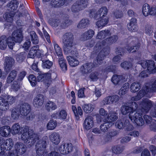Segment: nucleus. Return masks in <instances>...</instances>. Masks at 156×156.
I'll return each instance as SVG.
<instances>
[{
  "label": "nucleus",
  "mask_w": 156,
  "mask_h": 156,
  "mask_svg": "<svg viewBox=\"0 0 156 156\" xmlns=\"http://www.w3.org/2000/svg\"><path fill=\"white\" fill-rule=\"evenodd\" d=\"M152 106L151 101L148 99H146L143 100L142 103L139 105V107L141 108V113H138L137 107L135 110H133L129 113V117L131 121L139 126H142L144 123V122L142 118L143 113H146L148 112Z\"/></svg>",
  "instance_id": "f257e3e1"
},
{
  "label": "nucleus",
  "mask_w": 156,
  "mask_h": 156,
  "mask_svg": "<svg viewBox=\"0 0 156 156\" xmlns=\"http://www.w3.org/2000/svg\"><path fill=\"white\" fill-rule=\"evenodd\" d=\"M109 53L108 49L104 51L102 50L99 52L97 57V60L94 61L93 65L92 63H86L82 66L80 68V70L83 73H87L91 71L92 69L94 67H95L103 63V60L104 57Z\"/></svg>",
  "instance_id": "f03ea898"
},
{
  "label": "nucleus",
  "mask_w": 156,
  "mask_h": 156,
  "mask_svg": "<svg viewBox=\"0 0 156 156\" xmlns=\"http://www.w3.org/2000/svg\"><path fill=\"white\" fill-rule=\"evenodd\" d=\"M21 139L25 143H28L30 145H32L38 140V137L34 132L32 130L29 129L27 126H23Z\"/></svg>",
  "instance_id": "7ed1b4c3"
},
{
  "label": "nucleus",
  "mask_w": 156,
  "mask_h": 156,
  "mask_svg": "<svg viewBox=\"0 0 156 156\" xmlns=\"http://www.w3.org/2000/svg\"><path fill=\"white\" fill-rule=\"evenodd\" d=\"M73 37L72 33H66L62 37L61 41L64 44V51L67 54H74L73 51L74 48V44L73 42Z\"/></svg>",
  "instance_id": "20e7f679"
},
{
  "label": "nucleus",
  "mask_w": 156,
  "mask_h": 156,
  "mask_svg": "<svg viewBox=\"0 0 156 156\" xmlns=\"http://www.w3.org/2000/svg\"><path fill=\"white\" fill-rule=\"evenodd\" d=\"M139 64L144 69H147V71H142L140 74V77H146L148 76L149 73L156 72L154 61L152 60L142 61Z\"/></svg>",
  "instance_id": "39448f33"
},
{
  "label": "nucleus",
  "mask_w": 156,
  "mask_h": 156,
  "mask_svg": "<svg viewBox=\"0 0 156 156\" xmlns=\"http://www.w3.org/2000/svg\"><path fill=\"white\" fill-rule=\"evenodd\" d=\"M18 5V3L16 0H13L10 2L8 5L9 9L10 12L4 15V17L7 21L11 22L13 20V16L16 12H15L17 9Z\"/></svg>",
  "instance_id": "423d86ee"
},
{
  "label": "nucleus",
  "mask_w": 156,
  "mask_h": 156,
  "mask_svg": "<svg viewBox=\"0 0 156 156\" xmlns=\"http://www.w3.org/2000/svg\"><path fill=\"white\" fill-rule=\"evenodd\" d=\"M156 92V80L152 85L149 87V88L148 87L147 85H146L145 87H144L140 91L137 96L132 97L131 100L135 101L138 100L144 96L147 92Z\"/></svg>",
  "instance_id": "0eeeda50"
},
{
  "label": "nucleus",
  "mask_w": 156,
  "mask_h": 156,
  "mask_svg": "<svg viewBox=\"0 0 156 156\" xmlns=\"http://www.w3.org/2000/svg\"><path fill=\"white\" fill-rule=\"evenodd\" d=\"M15 101L14 97L6 95H2L0 97V105L3 107V111H5L9 108V105H11Z\"/></svg>",
  "instance_id": "6e6552de"
},
{
  "label": "nucleus",
  "mask_w": 156,
  "mask_h": 156,
  "mask_svg": "<svg viewBox=\"0 0 156 156\" xmlns=\"http://www.w3.org/2000/svg\"><path fill=\"white\" fill-rule=\"evenodd\" d=\"M88 0H77L72 5L71 10L73 13H76L84 9L88 4Z\"/></svg>",
  "instance_id": "1a4fd4ad"
},
{
  "label": "nucleus",
  "mask_w": 156,
  "mask_h": 156,
  "mask_svg": "<svg viewBox=\"0 0 156 156\" xmlns=\"http://www.w3.org/2000/svg\"><path fill=\"white\" fill-rule=\"evenodd\" d=\"M115 126L119 129L124 128L126 130L130 131L133 129V126L130 124L128 120H118L115 123Z\"/></svg>",
  "instance_id": "9d476101"
},
{
  "label": "nucleus",
  "mask_w": 156,
  "mask_h": 156,
  "mask_svg": "<svg viewBox=\"0 0 156 156\" xmlns=\"http://www.w3.org/2000/svg\"><path fill=\"white\" fill-rule=\"evenodd\" d=\"M117 39L118 37L116 36H114L109 38H107L103 41L101 43V45L99 44H97L95 49L96 50V51H97L98 52L103 46H106L108 44H110L115 42Z\"/></svg>",
  "instance_id": "9b49d317"
},
{
  "label": "nucleus",
  "mask_w": 156,
  "mask_h": 156,
  "mask_svg": "<svg viewBox=\"0 0 156 156\" xmlns=\"http://www.w3.org/2000/svg\"><path fill=\"white\" fill-rule=\"evenodd\" d=\"M108 12V10L106 7H102L100 8L97 12H95L94 10H92L90 13V15L95 18L100 17L102 15L101 17L106 16Z\"/></svg>",
  "instance_id": "f8f14e48"
},
{
  "label": "nucleus",
  "mask_w": 156,
  "mask_h": 156,
  "mask_svg": "<svg viewBox=\"0 0 156 156\" xmlns=\"http://www.w3.org/2000/svg\"><path fill=\"white\" fill-rule=\"evenodd\" d=\"M73 146L71 143H62L59 148L60 152L63 154H67L73 150Z\"/></svg>",
  "instance_id": "ddd939ff"
},
{
  "label": "nucleus",
  "mask_w": 156,
  "mask_h": 156,
  "mask_svg": "<svg viewBox=\"0 0 156 156\" xmlns=\"http://www.w3.org/2000/svg\"><path fill=\"white\" fill-rule=\"evenodd\" d=\"M118 119V114L115 112H111L106 118L100 119V121L107 122L111 123V125H113V122Z\"/></svg>",
  "instance_id": "4468645a"
},
{
  "label": "nucleus",
  "mask_w": 156,
  "mask_h": 156,
  "mask_svg": "<svg viewBox=\"0 0 156 156\" xmlns=\"http://www.w3.org/2000/svg\"><path fill=\"white\" fill-rule=\"evenodd\" d=\"M46 141L40 140L38 141L36 145V152L39 155H42L44 154V151L46 147Z\"/></svg>",
  "instance_id": "2eb2a0df"
},
{
  "label": "nucleus",
  "mask_w": 156,
  "mask_h": 156,
  "mask_svg": "<svg viewBox=\"0 0 156 156\" xmlns=\"http://www.w3.org/2000/svg\"><path fill=\"white\" fill-rule=\"evenodd\" d=\"M132 107L126 106H122L121 108V113L123 115H126L128 113H130L133 110H135L137 107V105L135 102L132 103Z\"/></svg>",
  "instance_id": "dca6fc26"
},
{
  "label": "nucleus",
  "mask_w": 156,
  "mask_h": 156,
  "mask_svg": "<svg viewBox=\"0 0 156 156\" xmlns=\"http://www.w3.org/2000/svg\"><path fill=\"white\" fill-rule=\"evenodd\" d=\"M22 31L21 29H19L14 31L12 36L14 40L16 42H20L22 41L23 37Z\"/></svg>",
  "instance_id": "f3484780"
},
{
  "label": "nucleus",
  "mask_w": 156,
  "mask_h": 156,
  "mask_svg": "<svg viewBox=\"0 0 156 156\" xmlns=\"http://www.w3.org/2000/svg\"><path fill=\"white\" fill-rule=\"evenodd\" d=\"M94 121L93 118L90 116H87L85 119L83 123L84 128L88 130L93 126Z\"/></svg>",
  "instance_id": "a211bd4d"
},
{
  "label": "nucleus",
  "mask_w": 156,
  "mask_h": 156,
  "mask_svg": "<svg viewBox=\"0 0 156 156\" xmlns=\"http://www.w3.org/2000/svg\"><path fill=\"white\" fill-rule=\"evenodd\" d=\"M44 101L43 95L39 94L37 95L34 99L33 104L34 106L37 108L40 107L43 104Z\"/></svg>",
  "instance_id": "6ab92c4d"
},
{
  "label": "nucleus",
  "mask_w": 156,
  "mask_h": 156,
  "mask_svg": "<svg viewBox=\"0 0 156 156\" xmlns=\"http://www.w3.org/2000/svg\"><path fill=\"white\" fill-rule=\"evenodd\" d=\"M49 138L51 142L55 145L58 144L60 141V136L57 133L54 132L51 133L50 135Z\"/></svg>",
  "instance_id": "aec40b11"
},
{
  "label": "nucleus",
  "mask_w": 156,
  "mask_h": 156,
  "mask_svg": "<svg viewBox=\"0 0 156 156\" xmlns=\"http://www.w3.org/2000/svg\"><path fill=\"white\" fill-rule=\"evenodd\" d=\"M94 34V31L92 29H90L86 31L81 36V39L85 41L90 39L93 37Z\"/></svg>",
  "instance_id": "412c9836"
},
{
  "label": "nucleus",
  "mask_w": 156,
  "mask_h": 156,
  "mask_svg": "<svg viewBox=\"0 0 156 156\" xmlns=\"http://www.w3.org/2000/svg\"><path fill=\"white\" fill-rule=\"evenodd\" d=\"M11 128L9 126H4L0 128V135L7 137L10 134Z\"/></svg>",
  "instance_id": "4be33fe9"
},
{
  "label": "nucleus",
  "mask_w": 156,
  "mask_h": 156,
  "mask_svg": "<svg viewBox=\"0 0 156 156\" xmlns=\"http://www.w3.org/2000/svg\"><path fill=\"white\" fill-rule=\"evenodd\" d=\"M109 19L107 16L101 17V20L97 22L96 25L99 28H102L107 24L108 22Z\"/></svg>",
  "instance_id": "5701e85b"
},
{
  "label": "nucleus",
  "mask_w": 156,
  "mask_h": 156,
  "mask_svg": "<svg viewBox=\"0 0 156 156\" xmlns=\"http://www.w3.org/2000/svg\"><path fill=\"white\" fill-rule=\"evenodd\" d=\"M23 126L21 127L19 123L14 124L11 129V132L13 135L20 133L22 132Z\"/></svg>",
  "instance_id": "b1692460"
},
{
  "label": "nucleus",
  "mask_w": 156,
  "mask_h": 156,
  "mask_svg": "<svg viewBox=\"0 0 156 156\" xmlns=\"http://www.w3.org/2000/svg\"><path fill=\"white\" fill-rule=\"evenodd\" d=\"M51 23L52 26L54 27L59 26L62 28H64L69 25L70 23L69 21L67 20H66V22L64 23H62L59 20L56 19L53 20Z\"/></svg>",
  "instance_id": "393cba45"
},
{
  "label": "nucleus",
  "mask_w": 156,
  "mask_h": 156,
  "mask_svg": "<svg viewBox=\"0 0 156 156\" xmlns=\"http://www.w3.org/2000/svg\"><path fill=\"white\" fill-rule=\"evenodd\" d=\"M136 23V20L135 18H132L130 23L127 25L128 30L131 32L136 31L138 29Z\"/></svg>",
  "instance_id": "a878e982"
},
{
  "label": "nucleus",
  "mask_w": 156,
  "mask_h": 156,
  "mask_svg": "<svg viewBox=\"0 0 156 156\" xmlns=\"http://www.w3.org/2000/svg\"><path fill=\"white\" fill-rule=\"evenodd\" d=\"M30 107L27 103L23 104L21 106L20 109V113L23 116H26L30 112Z\"/></svg>",
  "instance_id": "bb28decb"
},
{
  "label": "nucleus",
  "mask_w": 156,
  "mask_h": 156,
  "mask_svg": "<svg viewBox=\"0 0 156 156\" xmlns=\"http://www.w3.org/2000/svg\"><path fill=\"white\" fill-rule=\"evenodd\" d=\"M67 60L69 65L72 67H75L79 63V62L76 57L68 56L67 57Z\"/></svg>",
  "instance_id": "cd10ccee"
},
{
  "label": "nucleus",
  "mask_w": 156,
  "mask_h": 156,
  "mask_svg": "<svg viewBox=\"0 0 156 156\" xmlns=\"http://www.w3.org/2000/svg\"><path fill=\"white\" fill-rule=\"evenodd\" d=\"M14 62V59L11 57H7L5 58L4 63V67L7 71L9 70V68L13 64Z\"/></svg>",
  "instance_id": "c85d7f7f"
},
{
  "label": "nucleus",
  "mask_w": 156,
  "mask_h": 156,
  "mask_svg": "<svg viewBox=\"0 0 156 156\" xmlns=\"http://www.w3.org/2000/svg\"><path fill=\"white\" fill-rule=\"evenodd\" d=\"M13 146V142L12 139L9 138L6 139L3 144V146L7 150H10Z\"/></svg>",
  "instance_id": "c756f323"
},
{
  "label": "nucleus",
  "mask_w": 156,
  "mask_h": 156,
  "mask_svg": "<svg viewBox=\"0 0 156 156\" xmlns=\"http://www.w3.org/2000/svg\"><path fill=\"white\" fill-rule=\"evenodd\" d=\"M110 34L109 31L108 30L101 31L98 33L96 36V38L98 39H102L105 37L108 36Z\"/></svg>",
  "instance_id": "7c9ffc66"
},
{
  "label": "nucleus",
  "mask_w": 156,
  "mask_h": 156,
  "mask_svg": "<svg viewBox=\"0 0 156 156\" xmlns=\"http://www.w3.org/2000/svg\"><path fill=\"white\" fill-rule=\"evenodd\" d=\"M89 24V22L88 19H83L78 24L77 27L79 28H84L87 27Z\"/></svg>",
  "instance_id": "2f4dec72"
},
{
  "label": "nucleus",
  "mask_w": 156,
  "mask_h": 156,
  "mask_svg": "<svg viewBox=\"0 0 156 156\" xmlns=\"http://www.w3.org/2000/svg\"><path fill=\"white\" fill-rule=\"evenodd\" d=\"M45 108L47 110L51 111L55 110L57 108V106L54 102L49 101L46 103Z\"/></svg>",
  "instance_id": "473e14b6"
},
{
  "label": "nucleus",
  "mask_w": 156,
  "mask_h": 156,
  "mask_svg": "<svg viewBox=\"0 0 156 156\" xmlns=\"http://www.w3.org/2000/svg\"><path fill=\"white\" fill-rule=\"evenodd\" d=\"M94 108V105L91 104H85L82 106L83 111L87 113L91 112L93 110Z\"/></svg>",
  "instance_id": "72a5a7b5"
},
{
  "label": "nucleus",
  "mask_w": 156,
  "mask_h": 156,
  "mask_svg": "<svg viewBox=\"0 0 156 156\" xmlns=\"http://www.w3.org/2000/svg\"><path fill=\"white\" fill-rule=\"evenodd\" d=\"M72 109L75 116L76 117H78L79 115H82L83 114V111L80 107H78L77 108L74 105H72Z\"/></svg>",
  "instance_id": "f704fd0d"
},
{
  "label": "nucleus",
  "mask_w": 156,
  "mask_h": 156,
  "mask_svg": "<svg viewBox=\"0 0 156 156\" xmlns=\"http://www.w3.org/2000/svg\"><path fill=\"white\" fill-rule=\"evenodd\" d=\"M7 46L6 37L5 36H2L1 37L0 41V49L1 50L5 49Z\"/></svg>",
  "instance_id": "c9c22d12"
},
{
  "label": "nucleus",
  "mask_w": 156,
  "mask_h": 156,
  "mask_svg": "<svg viewBox=\"0 0 156 156\" xmlns=\"http://www.w3.org/2000/svg\"><path fill=\"white\" fill-rule=\"evenodd\" d=\"M104 123L101 124L100 126L101 130L103 132H106L108 129L111 127L112 126L111 123L107 122H104Z\"/></svg>",
  "instance_id": "e433bc0d"
},
{
  "label": "nucleus",
  "mask_w": 156,
  "mask_h": 156,
  "mask_svg": "<svg viewBox=\"0 0 156 156\" xmlns=\"http://www.w3.org/2000/svg\"><path fill=\"white\" fill-rule=\"evenodd\" d=\"M140 88V84L138 82H134L131 85V91L132 92L134 93L138 91Z\"/></svg>",
  "instance_id": "4c0bfd02"
},
{
  "label": "nucleus",
  "mask_w": 156,
  "mask_h": 156,
  "mask_svg": "<svg viewBox=\"0 0 156 156\" xmlns=\"http://www.w3.org/2000/svg\"><path fill=\"white\" fill-rule=\"evenodd\" d=\"M122 77L120 75H114L112 78V81L115 85L122 82Z\"/></svg>",
  "instance_id": "58836bf2"
},
{
  "label": "nucleus",
  "mask_w": 156,
  "mask_h": 156,
  "mask_svg": "<svg viewBox=\"0 0 156 156\" xmlns=\"http://www.w3.org/2000/svg\"><path fill=\"white\" fill-rule=\"evenodd\" d=\"M59 64L60 67L63 71L67 70V66L66 64V62L64 60L63 57H61L59 60Z\"/></svg>",
  "instance_id": "ea45409f"
},
{
  "label": "nucleus",
  "mask_w": 156,
  "mask_h": 156,
  "mask_svg": "<svg viewBox=\"0 0 156 156\" xmlns=\"http://www.w3.org/2000/svg\"><path fill=\"white\" fill-rule=\"evenodd\" d=\"M99 114L100 116H101L99 118V117H97L98 120H99L100 121V119H105L108 116V112L103 108H101L99 110Z\"/></svg>",
  "instance_id": "a19ab883"
},
{
  "label": "nucleus",
  "mask_w": 156,
  "mask_h": 156,
  "mask_svg": "<svg viewBox=\"0 0 156 156\" xmlns=\"http://www.w3.org/2000/svg\"><path fill=\"white\" fill-rule=\"evenodd\" d=\"M129 88V83H125L120 89L119 93V94L120 95H122L125 94L127 91L128 90Z\"/></svg>",
  "instance_id": "79ce46f5"
},
{
  "label": "nucleus",
  "mask_w": 156,
  "mask_h": 156,
  "mask_svg": "<svg viewBox=\"0 0 156 156\" xmlns=\"http://www.w3.org/2000/svg\"><path fill=\"white\" fill-rule=\"evenodd\" d=\"M30 35L33 43L35 44H38L39 40L35 32L34 31H31L30 33Z\"/></svg>",
  "instance_id": "37998d69"
},
{
  "label": "nucleus",
  "mask_w": 156,
  "mask_h": 156,
  "mask_svg": "<svg viewBox=\"0 0 156 156\" xmlns=\"http://www.w3.org/2000/svg\"><path fill=\"white\" fill-rule=\"evenodd\" d=\"M150 9V7L148 4L146 3L143 5L142 12L145 16H147L149 15Z\"/></svg>",
  "instance_id": "c03bdc74"
},
{
  "label": "nucleus",
  "mask_w": 156,
  "mask_h": 156,
  "mask_svg": "<svg viewBox=\"0 0 156 156\" xmlns=\"http://www.w3.org/2000/svg\"><path fill=\"white\" fill-rule=\"evenodd\" d=\"M18 108H14L11 112V117L14 119H16L19 118L20 114Z\"/></svg>",
  "instance_id": "a18cd8bd"
},
{
  "label": "nucleus",
  "mask_w": 156,
  "mask_h": 156,
  "mask_svg": "<svg viewBox=\"0 0 156 156\" xmlns=\"http://www.w3.org/2000/svg\"><path fill=\"white\" fill-rule=\"evenodd\" d=\"M115 133L114 131H111L108 133L104 138V141L105 142L110 141L112 138L115 135Z\"/></svg>",
  "instance_id": "49530a36"
},
{
  "label": "nucleus",
  "mask_w": 156,
  "mask_h": 156,
  "mask_svg": "<svg viewBox=\"0 0 156 156\" xmlns=\"http://www.w3.org/2000/svg\"><path fill=\"white\" fill-rule=\"evenodd\" d=\"M100 74L98 72H95L92 73L90 76V79L93 81H96L100 77Z\"/></svg>",
  "instance_id": "de8ad7c7"
},
{
  "label": "nucleus",
  "mask_w": 156,
  "mask_h": 156,
  "mask_svg": "<svg viewBox=\"0 0 156 156\" xmlns=\"http://www.w3.org/2000/svg\"><path fill=\"white\" fill-rule=\"evenodd\" d=\"M17 75V72L15 70L12 71L10 73L7 79V82L10 83L14 80Z\"/></svg>",
  "instance_id": "09e8293b"
},
{
  "label": "nucleus",
  "mask_w": 156,
  "mask_h": 156,
  "mask_svg": "<svg viewBox=\"0 0 156 156\" xmlns=\"http://www.w3.org/2000/svg\"><path fill=\"white\" fill-rule=\"evenodd\" d=\"M53 45L56 54L58 56L62 57V52L60 47L55 42H54Z\"/></svg>",
  "instance_id": "8fccbe9b"
},
{
  "label": "nucleus",
  "mask_w": 156,
  "mask_h": 156,
  "mask_svg": "<svg viewBox=\"0 0 156 156\" xmlns=\"http://www.w3.org/2000/svg\"><path fill=\"white\" fill-rule=\"evenodd\" d=\"M37 47H33L30 49L28 55V57L29 58H34L36 55V50H37Z\"/></svg>",
  "instance_id": "3c124183"
},
{
  "label": "nucleus",
  "mask_w": 156,
  "mask_h": 156,
  "mask_svg": "<svg viewBox=\"0 0 156 156\" xmlns=\"http://www.w3.org/2000/svg\"><path fill=\"white\" fill-rule=\"evenodd\" d=\"M56 126V122L53 120H51L48 123L47 127L48 129L51 130L54 129Z\"/></svg>",
  "instance_id": "603ef678"
},
{
  "label": "nucleus",
  "mask_w": 156,
  "mask_h": 156,
  "mask_svg": "<svg viewBox=\"0 0 156 156\" xmlns=\"http://www.w3.org/2000/svg\"><path fill=\"white\" fill-rule=\"evenodd\" d=\"M25 53L22 52L16 55V60L19 62H21L24 59L26 56Z\"/></svg>",
  "instance_id": "864d4df0"
},
{
  "label": "nucleus",
  "mask_w": 156,
  "mask_h": 156,
  "mask_svg": "<svg viewBox=\"0 0 156 156\" xmlns=\"http://www.w3.org/2000/svg\"><path fill=\"white\" fill-rule=\"evenodd\" d=\"M52 65V62L49 60L42 61V66L44 68L50 69Z\"/></svg>",
  "instance_id": "5fc2aeb1"
},
{
  "label": "nucleus",
  "mask_w": 156,
  "mask_h": 156,
  "mask_svg": "<svg viewBox=\"0 0 156 156\" xmlns=\"http://www.w3.org/2000/svg\"><path fill=\"white\" fill-rule=\"evenodd\" d=\"M12 37H9L7 39V44L9 48L11 49H13V47L15 45L14 40Z\"/></svg>",
  "instance_id": "6e6d98bb"
},
{
  "label": "nucleus",
  "mask_w": 156,
  "mask_h": 156,
  "mask_svg": "<svg viewBox=\"0 0 156 156\" xmlns=\"http://www.w3.org/2000/svg\"><path fill=\"white\" fill-rule=\"evenodd\" d=\"M123 150V148L119 146H114L112 148V151L114 153L118 154L121 153Z\"/></svg>",
  "instance_id": "4d7b16f0"
},
{
  "label": "nucleus",
  "mask_w": 156,
  "mask_h": 156,
  "mask_svg": "<svg viewBox=\"0 0 156 156\" xmlns=\"http://www.w3.org/2000/svg\"><path fill=\"white\" fill-rule=\"evenodd\" d=\"M111 96H108L105 98L102 101L101 103L103 105H111L112 104Z\"/></svg>",
  "instance_id": "13d9d810"
},
{
  "label": "nucleus",
  "mask_w": 156,
  "mask_h": 156,
  "mask_svg": "<svg viewBox=\"0 0 156 156\" xmlns=\"http://www.w3.org/2000/svg\"><path fill=\"white\" fill-rule=\"evenodd\" d=\"M36 78L33 75H30L29 76V80L32 86H34L36 83Z\"/></svg>",
  "instance_id": "bf43d9fd"
},
{
  "label": "nucleus",
  "mask_w": 156,
  "mask_h": 156,
  "mask_svg": "<svg viewBox=\"0 0 156 156\" xmlns=\"http://www.w3.org/2000/svg\"><path fill=\"white\" fill-rule=\"evenodd\" d=\"M67 113L64 110H61L58 114V118L62 119H66Z\"/></svg>",
  "instance_id": "052dcab7"
},
{
  "label": "nucleus",
  "mask_w": 156,
  "mask_h": 156,
  "mask_svg": "<svg viewBox=\"0 0 156 156\" xmlns=\"http://www.w3.org/2000/svg\"><path fill=\"white\" fill-rule=\"evenodd\" d=\"M132 64L130 62H125L121 64V66L122 67L125 69H128L132 67Z\"/></svg>",
  "instance_id": "680f3d73"
},
{
  "label": "nucleus",
  "mask_w": 156,
  "mask_h": 156,
  "mask_svg": "<svg viewBox=\"0 0 156 156\" xmlns=\"http://www.w3.org/2000/svg\"><path fill=\"white\" fill-rule=\"evenodd\" d=\"M85 88H82L80 89L78 92V95L79 98H83L85 97L84 91L85 90Z\"/></svg>",
  "instance_id": "e2e57ef3"
},
{
  "label": "nucleus",
  "mask_w": 156,
  "mask_h": 156,
  "mask_svg": "<svg viewBox=\"0 0 156 156\" xmlns=\"http://www.w3.org/2000/svg\"><path fill=\"white\" fill-rule=\"evenodd\" d=\"M44 75V80L48 81H51V73L50 72H48L43 73Z\"/></svg>",
  "instance_id": "0e129e2a"
},
{
  "label": "nucleus",
  "mask_w": 156,
  "mask_h": 156,
  "mask_svg": "<svg viewBox=\"0 0 156 156\" xmlns=\"http://www.w3.org/2000/svg\"><path fill=\"white\" fill-rule=\"evenodd\" d=\"M114 15L116 18H120L123 16V14L122 11L119 10L115 11L114 13Z\"/></svg>",
  "instance_id": "69168bd1"
},
{
  "label": "nucleus",
  "mask_w": 156,
  "mask_h": 156,
  "mask_svg": "<svg viewBox=\"0 0 156 156\" xmlns=\"http://www.w3.org/2000/svg\"><path fill=\"white\" fill-rule=\"evenodd\" d=\"M51 5L52 7L55 8L59 7L58 0H52L51 2Z\"/></svg>",
  "instance_id": "338daca9"
},
{
  "label": "nucleus",
  "mask_w": 156,
  "mask_h": 156,
  "mask_svg": "<svg viewBox=\"0 0 156 156\" xmlns=\"http://www.w3.org/2000/svg\"><path fill=\"white\" fill-rule=\"evenodd\" d=\"M23 146V144L20 143H17L15 146L16 151L20 152V149Z\"/></svg>",
  "instance_id": "774afa93"
}]
</instances>
